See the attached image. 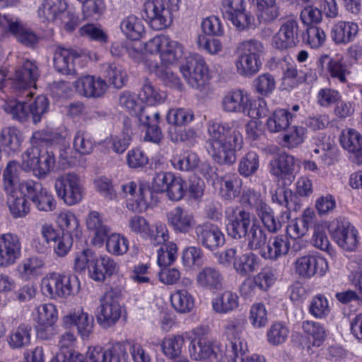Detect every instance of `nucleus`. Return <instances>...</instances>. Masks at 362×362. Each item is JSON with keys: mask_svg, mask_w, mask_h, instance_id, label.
I'll use <instances>...</instances> for the list:
<instances>
[{"mask_svg": "<svg viewBox=\"0 0 362 362\" xmlns=\"http://www.w3.org/2000/svg\"><path fill=\"white\" fill-rule=\"evenodd\" d=\"M180 70L187 83L193 88L202 90L209 81L208 66L204 58L199 54L189 56Z\"/></svg>", "mask_w": 362, "mask_h": 362, "instance_id": "423d86ee", "label": "nucleus"}, {"mask_svg": "<svg viewBox=\"0 0 362 362\" xmlns=\"http://www.w3.org/2000/svg\"><path fill=\"white\" fill-rule=\"evenodd\" d=\"M242 180L235 175H224L220 178V194L225 199L231 200L238 197Z\"/></svg>", "mask_w": 362, "mask_h": 362, "instance_id": "79ce46f5", "label": "nucleus"}, {"mask_svg": "<svg viewBox=\"0 0 362 362\" xmlns=\"http://www.w3.org/2000/svg\"><path fill=\"white\" fill-rule=\"evenodd\" d=\"M194 119V115L192 110L189 109L177 107L171 108L168 111L166 115L167 122L170 125L169 133L171 139L174 141H184L189 136L194 137L196 132L192 129L186 133L175 132L177 127H182L187 125Z\"/></svg>", "mask_w": 362, "mask_h": 362, "instance_id": "9b49d317", "label": "nucleus"}, {"mask_svg": "<svg viewBox=\"0 0 362 362\" xmlns=\"http://www.w3.org/2000/svg\"><path fill=\"white\" fill-rule=\"evenodd\" d=\"M171 162L173 167L177 170L192 171L198 168L200 158L197 153L187 151L182 156L174 157Z\"/></svg>", "mask_w": 362, "mask_h": 362, "instance_id": "864d4df0", "label": "nucleus"}, {"mask_svg": "<svg viewBox=\"0 0 362 362\" xmlns=\"http://www.w3.org/2000/svg\"><path fill=\"white\" fill-rule=\"evenodd\" d=\"M26 97H30L28 100L29 113L35 124L41 121L42 117L48 112L49 102L47 96L40 95L33 98V93L30 91H25Z\"/></svg>", "mask_w": 362, "mask_h": 362, "instance_id": "2f4dec72", "label": "nucleus"}, {"mask_svg": "<svg viewBox=\"0 0 362 362\" xmlns=\"http://www.w3.org/2000/svg\"><path fill=\"white\" fill-rule=\"evenodd\" d=\"M255 222L249 212L243 209L235 210L227 225L228 233L235 239L243 238Z\"/></svg>", "mask_w": 362, "mask_h": 362, "instance_id": "aec40b11", "label": "nucleus"}, {"mask_svg": "<svg viewBox=\"0 0 362 362\" xmlns=\"http://www.w3.org/2000/svg\"><path fill=\"white\" fill-rule=\"evenodd\" d=\"M77 92L87 98H98L104 95L107 86L105 81L100 78L86 76L78 78L75 85Z\"/></svg>", "mask_w": 362, "mask_h": 362, "instance_id": "b1692460", "label": "nucleus"}, {"mask_svg": "<svg viewBox=\"0 0 362 362\" xmlns=\"http://www.w3.org/2000/svg\"><path fill=\"white\" fill-rule=\"evenodd\" d=\"M40 75V71L37 62L26 59L15 71L13 87L19 91L21 90L28 91V88L35 87Z\"/></svg>", "mask_w": 362, "mask_h": 362, "instance_id": "2eb2a0df", "label": "nucleus"}, {"mask_svg": "<svg viewBox=\"0 0 362 362\" xmlns=\"http://www.w3.org/2000/svg\"><path fill=\"white\" fill-rule=\"evenodd\" d=\"M86 223L88 230L93 235V243L95 245H101L110 232V228L106 224L102 215L96 211H90Z\"/></svg>", "mask_w": 362, "mask_h": 362, "instance_id": "a878e982", "label": "nucleus"}, {"mask_svg": "<svg viewBox=\"0 0 362 362\" xmlns=\"http://www.w3.org/2000/svg\"><path fill=\"white\" fill-rule=\"evenodd\" d=\"M76 283L74 276L52 273L42 279L41 289L50 298H64L72 294Z\"/></svg>", "mask_w": 362, "mask_h": 362, "instance_id": "1a4fd4ad", "label": "nucleus"}, {"mask_svg": "<svg viewBox=\"0 0 362 362\" xmlns=\"http://www.w3.org/2000/svg\"><path fill=\"white\" fill-rule=\"evenodd\" d=\"M339 141L344 149L350 153V159L352 162L362 164V136L354 129H345L342 130Z\"/></svg>", "mask_w": 362, "mask_h": 362, "instance_id": "6ab92c4d", "label": "nucleus"}, {"mask_svg": "<svg viewBox=\"0 0 362 362\" xmlns=\"http://www.w3.org/2000/svg\"><path fill=\"white\" fill-rule=\"evenodd\" d=\"M117 271L118 266L113 259L108 257H103L100 259L95 258L88 273L92 279L96 281H103L106 275L111 276Z\"/></svg>", "mask_w": 362, "mask_h": 362, "instance_id": "bb28decb", "label": "nucleus"}, {"mask_svg": "<svg viewBox=\"0 0 362 362\" xmlns=\"http://www.w3.org/2000/svg\"><path fill=\"white\" fill-rule=\"evenodd\" d=\"M259 259L252 252L238 255L233 262V268L241 276L250 275L258 269Z\"/></svg>", "mask_w": 362, "mask_h": 362, "instance_id": "c9c22d12", "label": "nucleus"}, {"mask_svg": "<svg viewBox=\"0 0 362 362\" xmlns=\"http://www.w3.org/2000/svg\"><path fill=\"white\" fill-rule=\"evenodd\" d=\"M302 328L305 333L313 337V346L319 347L322 345L325 339V330L320 323L310 320L304 321Z\"/></svg>", "mask_w": 362, "mask_h": 362, "instance_id": "bf43d9fd", "label": "nucleus"}, {"mask_svg": "<svg viewBox=\"0 0 362 362\" xmlns=\"http://www.w3.org/2000/svg\"><path fill=\"white\" fill-rule=\"evenodd\" d=\"M22 159L25 170H32L38 178L45 177L55 165V157L52 151L36 146H32L24 152Z\"/></svg>", "mask_w": 362, "mask_h": 362, "instance_id": "39448f33", "label": "nucleus"}, {"mask_svg": "<svg viewBox=\"0 0 362 362\" xmlns=\"http://www.w3.org/2000/svg\"><path fill=\"white\" fill-rule=\"evenodd\" d=\"M184 344V335L177 334L163 339L161 343V347L163 354L167 357L173 359L181 355L182 348Z\"/></svg>", "mask_w": 362, "mask_h": 362, "instance_id": "09e8293b", "label": "nucleus"}, {"mask_svg": "<svg viewBox=\"0 0 362 362\" xmlns=\"http://www.w3.org/2000/svg\"><path fill=\"white\" fill-rule=\"evenodd\" d=\"M173 307L180 313L190 312L194 305L193 296L186 290H178L171 295Z\"/></svg>", "mask_w": 362, "mask_h": 362, "instance_id": "de8ad7c7", "label": "nucleus"}, {"mask_svg": "<svg viewBox=\"0 0 362 362\" xmlns=\"http://www.w3.org/2000/svg\"><path fill=\"white\" fill-rule=\"evenodd\" d=\"M57 196L69 206L79 203L83 197V187L79 176L69 173L58 177L54 182Z\"/></svg>", "mask_w": 362, "mask_h": 362, "instance_id": "0eeeda50", "label": "nucleus"}, {"mask_svg": "<svg viewBox=\"0 0 362 362\" xmlns=\"http://www.w3.org/2000/svg\"><path fill=\"white\" fill-rule=\"evenodd\" d=\"M250 321L256 328L264 327L268 322L267 311L262 303L254 304L250 312Z\"/></svg>", "mask_w": 362, "mask_h": 362, "instance_id": "774afa93", "label": "nucleus"}, {"mask_svg": "<svg viewBox=\"0 0 362 362\" xmlns=\"http://www.w3.org/2000/svg\"><path fill=\"white\" fill-rule=\"evenodd\" d=\"M31 331L30 325H20L11 332L8 340L9 346L13 349L28 346L30 344Z\"/></svg>", "mask_w": 362, "mask_h": 362, "instance_id": "37998d69", "label": "nucleus"}, {"mask_svg": "<svg viewBox=\"0 0 362 362\" xmlns=\"http://www.w3.org/2000/svg\"><path fill=\"white\" fill-rule=\"evenodd\" d=\"M167 221L176 233H189L196 226L194 214L180 206L174 208L167 214Z\"/></svg>", "mask_w": 362, "mask_h": 362, "instance_id": "f3484780", "label": "nucleus"}, {"mask_svg": "<svg viewBox=\"0 0 362 362\" xmlns=\"http://www.w3.org/2000/svg\"><path fill=\"white\" fill-rule=\"evenodd\" d=\"M120 28L124 35L132 40H138L144 31L141 21L134 16L124 18L120 24Z\"/></svg>", "mask_w": 362, "mask_h": 362, "instance_id": "3c124183", "label": "nucleus"}, {"mask_svg": "<svg viewBox=\"0 0 362 362\" xmlns=\"http://www.w3.org/2000/svg\"><path fill=\"white\" fill-rule=\"evenodd\" d=\"M122 315V308L119 303V295L114 290H110L100 299L97 308L96 320L103 328H109L119 320Z\"/></svg>", "mask_w": 362, "mask_h": 362, "instance_id": "6e6552de", "label": "nucleus"}, {"mask_svg": "<svg viewBox=\"0 0 362 362\" xmlns=\"http://www.w3.org/2000/svg\"><path fill=\"white\" fill-rule=\"evenodd\" d=\"M146 0L141 10L142 18L155 30H161L169 27L173 21L172 12L179 9L178 0Z\"/></svg>", "mask_w": 362, "mask_h": 362, "instance_id": "f03ea898", "label": "nucleus"}, {"mask_svg": "<svg viewBox=\"0 0 362 362\" xmlns=\"http://www.w3.org/2000/svg\"><path fill=\"white\" fill-rule=\"evenodd\" d=\"M81 54L73 49L57 47L54 54V66L56 71L63 74H76L74 61Z\"/></svg>", "mask_w": 362, "mask_h": 362, "instance_id": "5701e85b", "label": "nucleus"}, {"mask_svg": "<svg viewBox=\"0 0 362 362\" xmlns=\"http://www.w3.org/2000/svg\"><path fill=\"white\" fill-rule=\"evenodd\" d=\"M28 110V100H11L4 105V110L11 115L13 119L21 122L27 121L30 117Z\"/></svg>", "mask_w": 362, "mask_h": 362, "instance_id": "603ef678", "label": "nucleus"}, {"mask_svg": "<svg viewBox=\"0 0 362 362\" xmlns=\"http://www.w3.org/2000/svg\"><path fill=\"white\" fill-rule=\"evenodd\" d=\"M320 63L327 61V71L332 78H337L340 82H346V74L347 73L346 66L339 60L330 59L325 55L320 58Z\"/></svg>", "mask_w": 362, "mask_h": 362, "instance_id": "680f3d73", "label": "nucleus"}, {"mask_svg": "<svg viewBox=\"0 0 362 362\" xmlns=\"http://www.w3.org/2000/svg\"><path fill=\"white\" fill-rule=\"evenodd\" d=\"M257 214L269 232L276 233L281 228V222L275 218L273 210L268 204L263 206Z\"/></svg>", "mask_w": 362, "mask_h": 362, "instance_id": "0e129e2a", "label": "nucleus"}, {"mask_svg": "<svg viewBox=\"0 0 362 362\" xmlns=\"http://www.w3.org/2000/svg\"><path fill=\"white\" fill-rule=\"evenodd\" d=\"M7 205L13 218L25 217L30 212V206L25 194H7Z\"/></svg>", "mask_w": 362, "mask_h": 362, "instance_id": "a19ab883", "label": "nucleus"}, {"mask_svg": "<svg viewBox=\"0 0 362 362\" xmlns=\"http://www.w3.org/2000/svg\"><path fill=\"white\" fill-rule=\"evenodd\" d=\"M65 0H44L37 10L38 17L43 22H55L66 10Z\"/></svg>", "mask_w": 362, "mask_h": 362, "instance_id": "c85d7f7f", "label": "nucleus"}, {"mask_svg": "<svg viewBox=\"0 0 362 362\" xmlns=\"http://www.w3.org/2000/svg\"><path fill=\"white\" fill-rule=\"evenodd\" d=\"M288 327L282 322L273 323L267 332V339L269 344L279 346L284 344L289 334Z\"/></svg>", "mask_w": 362, "mask_h": 362, "instance_id": "8fccbe9b", "label": "nucleus"}, {"mask_svg": "<svg viewBox=\"0 0 362 362\" xmlns=\"http://www.w3.org/2000/svg\"><path fill=\"white\" fill-rule=\"evenodd\" d=\"M20 190L21 194L32 201L39 211L49 212L56 207L53 196L40 182L31 180L23 181L20 185Z\"/></svg>", "mask_w": 362, "mask_h": 362, "instance_id": "9d476101", "label": "nucleus"}, {"mask_svg": "<svg viewBox=\"0 0 362 362\" xmlns=\"http://www.w3.org/2000/svg\"><path fill=\"white\" fill-rule=\"evenodd\" d=\"M208 327L199 326L192 330L194 338L190 341L189 353L195 361L214 358L219 361L223 357L221 344L208 337Z\"/></svg>", "mask_w": 362, "mask_h": 362, "instance_id": "20e7f679", "label": "nucleus"}, {"mask_svg": "<svg viewBox=\"0 0 362 362\" xmlns=\"http://www.w3.org/2000/svg\"><path fill=\"white\" fill-rule=\"evenodd\" d=\"M259 165L258 154L255 151H249L240 159L238 172L241 175L248 177L256 173Z\"/></svg>", "mask_w": 362, "mask_h": 362, "instance_id": "5fc2aeb1", "label": "nucleus"}, {"mask_svg": "<svg viewBox=\"0 0 362 362\" xmlns=\"http://www.w3.org/2000/svg\"><path fill=\"white\" fill-rule=\"evenodd\" d=\"M44 261L37 257H31L25 259L18 267L21 278L28 279L31 276H37L44 267Z\"/></svg>", "mask_w": 362, "mask_h": 362, "instance_id": "6e6d98bb", "label": "nucleus"}, {"mask_svg": "<svg viewBox=\"0 0 362 362\" xmlns=\"http://www.w3.org/2000/svg\"><path fill=\"white\" fill-rule=\"evenodd\" d=\"M295 161L293 156L281 153L270 161V173L276 177L291 174L294 170Z\"/></svg>", "mask_w": 362, "mask_h": 362, "instance_id": "e433bc0d", "label": "nucleus"}, {"mask_svg": "<svg viewBox=\"0 0 362 362\" xmlns=\"http://www.w3.org/2000/svg\"><path fill=\"white\" fill-rule=\"evenodd\" d=\"M63 321L67 326H76L82 339L88 338L93 332V317L84 312L82 308L71 310L64 317Z\"/></svg>", "mask_w": 362, "mask_h": 362, "instance_id": "a211bd4d", "label": "nucleus"}, {"mask_svg": "<svg viewBox=\"0 0 362 362\" xmlns=\"http://www.w3.org/2000/svg\"><path fill=\"white\" fill-rule=\"evenodd\" d=\"M358 33L357 23L349 21H339L332 28L331 37L338 45L348 44L355 39Z\"/></svg>", "mask_w": 362, "mask_h": 362, "instance_id": "cd10ccee", "label": "nucleus"}, {"mask_svg": "<svg viewBox=\"0 0 362 362\" xmlns=\"http://www.w3.org/2000/svg\"><path fill=\"white\" fill-rule=\"evenodd\" d=\"M251 105L249 95L240 89L226 93L221 100L222 110L227 113H246Z\"/></svg>", "mask_w": 362, "mask_h": 362, "instance_id": "412c9836", "label": "nucleus"}, {"mask_svg": "<svg viewBox=\"0 0 362 362\" xmlns=\"http://www.w3.org/2000/svg\"><path fill=\"white\" fill-rule=\"evenodd\" d=\"M245 351L243 342L233 343L226 350L224 357L227 362H266L265 358L259 354L245 356Z\"/></svg>", "mask_w": 362, "mask_h": 362, "instance_id": "72a5a7b5", "label": "nucleus"}, {"mask_svg": "<svg viewBox=\"0 0 362 362\" xmlns=\"http://www.w3.org/2000/svg\"><path fill=\"white\" fill-rule=\"evenodd\" d=\"M194 233L197 240L211 251L216 250L225 243L224 235L218 227L209 222L197 225Z\"/></svg>", "mask_w": 362, "mask_h": 362, "instance_id": "dca6fc26", "label": "nucleus"}, {"mask_svg": "<svg viewBox=\"0 0 362 362\" xmlns=\"http://www.w3.org/2000/svg\"><path fill=\"white\" fill-rule=\"evenodd\" d=\"M247 234L243 238L247 242V247L251 250L260 249L267 243V235L262 226L256 221L248 229Z\"/></svg>", "mask_w": 362, "mask_h": 362, "instance_id": "49530a36", "label": "nucleus"}, {"mask_svg": "<svg viewBox=\"0 0 362 362\" xmlns=\"http://www.w3.org/2000/svg\"><path fill=\"white\" fill-rule=\"evenodd\" d=\"M8 31L16 38L22 45L33 47L37 42L38 37L31 30L25 28L18 21H7Z\"/></svg>", "mask_w": 362, "mask_h": 362, "instance_id": "7c9ffc66", "label": "nucleus"}, {"mask_svg": "<svg viewBox=\"0 0 362 362\" xmlns=\"http://www.w3.org/2000/svg\"><path fill=\"white\" fill-rule=\"evenodd\" d=\"M207 133L205 148L211 159L220 165L234 164L236 153L243 145V138L238 127L228 122H210Z\"/></svg>", "mask_w": 362, "mask_h": 362, "instance_id": "f257e3e1", "label": "nucleus"}, {"mask_svg": "<svg viewBox=\"0 0 362 362\" xmlns=\"http://www.w3.org/2000/svg\"><path fill=\"white\" fill-rule=\"evenodd\" d=\"M291 240L286 235H278L269 238L261 252V256L270 260H277L289 252Z\"/></svg>", "mask_w": 362, "mask_h": 362, "instance_id": "393cba45", "label": "nucleus"}, {"mask_svg": "<svg viewBox=\"0 0 362 362\" xmlns=\"http://www.w3.org/2000/svg\"><path fill=\"white\" fill-rule=\"evenodd\" d=\"M21 255V242L19 237L7 233L0 235V267L14 264Z\"/></svg>", "mask_w": 362, "mask_h": 362, "instance_id": "4468645a", "label": "nucleus"}, {"mask_svg": "<svg viewBox=\"0 0 362 362\" xmlns=\"http://www.w3.org/2000/svg\"><path fill=\"white\" fill-rule=\"evenodd\" d=\"M57 223L59 227L66 233L72 236V234L78 235V221L76 216L71 212H62L57 218Z\"/></svg>", "mask_w": 362, "mask_h": 362, "instance_id": "e2e57ef3", "label": "nucleus"}, {"mask_svg": "<svg viewBox=\"0 0 362 362\" xmlns=\"http://www.w3.org/2000/svg\"><path fill=\"white\" fill-rule=\"evenodd\" d=\"M292 119L291 114L286 109L275 110L267 119V128L272 133H277L286 130Z\"/></svg>", "mask_w": 362, "mask_h": 362, "instance_id": "ea45409f", "label": "nucleus"}, {"mask_svg": "<svg viewBox=\"0 0 362 362\" xmlns=\"http://www.w3.org/2000/svg\"><path fill=\"white\" fill-rule=\"evenodd\" d=\"M253 86L258 93L267 96L275 89L276 81L272 74L265 73L259 75L254 80Z\"/></svg>", "mask_w": 362, "mask_h": 362, "instance_id": "052dcab7", "label": "nucleus"}, {"mask_svg": "<svg viewBox=\"0 0 362 362\" xmlns=\"http://www.w3.org/2000/svg\"><path fill=\"white\" fill-rule=\"evenodd\" d=\"M294 269L299 276L310 279L315 275H325L328 270V264L327 260L322 257L308 255L296 259Z\"/></svg>", "mask_w": 362, "mask_h": 362, "instance_id": "f8f14e48", "label": "nucleus"}, {"mask_svg": "<svg viewBox=\"0 0 362 362\" xmlns=\"http://www.w3.org/2000/svg\"><path fill=\"white\" fill-rule=\"evenodd\" d=\"M245 317H234L227 321L224 326V333L231 341L226 346V350L233 343L243 342L240 340V336L245 329Z\"/></svg>", "mask_w": 362, "mask_h": 362, "instance_id": "a18cd8bd", "label": "nucleus"}, {"mask_svg": "<svg viewBox=\"0 0 362 362\" xmlns=\"http://www.w3.org/2000/svg\"><path fill=\"white\" fill-rule=\"evenodd\" d=\"M106 248L112 255H122L128 250L129 241L118 233H112L107 238Z\"/></svg>", "mask_w": 362, "mask_h": 362, "instance_id": "13d9d810", "label": "nucleus"}, {"mask_svg": "<svg viewBox=\"0 0 362 362\" xmlns=\"http://www.w3.org/2000/svg\"><path fill=\"white\" fill-rule=\"evenodd\" d=\"M95 258V253L90 249H85L76 253L74 258V269L79 274H83L89 269V267Z\"/></svg>", "mask_w": 362, "mask_h": 362, "instance_id": "69168bd1", "label": "nucleus"}, {"mask_svg": "<svg viewBox=\"0 0 362 362\" xmlns=\"http://www.w3.org/2000/svg\"><path fill=\"white\" fill-rule=\"evenodd\" d=\"M183 47L178 42L171 40L166 37L165 43L163 44L160 58L164 66H168L175 63L182 57Z\"/></svg>", "mask_w": 362, "mask_h": 362, "instance_id": "58836bf2", "label": "nucleus"}, {"mask_svg": "<svg viewBox=\"0 0 362 362\" xmlns=\"http://www.w3.org/2000/svg\"><path fill=\"white\" fill-rule=\"evenodd\" d=\"M299 26L293 18L285 20L272 38L273 46L280 50L293 48L299 42Z\"/></svg>", "mask_w": 362, "mask_h": 362, "instance_id": "ddd939ff", "label": "nucleus"}, {"mask_svg": "<svg viewBox=\"0 0 362 362\" xmlns=\"http://www.w3.org/2000/svg\"><path fill=\"white\" fill-rule=\"evenodd\" d=\"M95 143L92 138L85 131L78 130L74 139V148L80 155L90 154L94 149Z\"/></svg>", "mask_w": 362, "mask_h": 362, "instance_id": "4d7b16f0", "label": "nucleus"}, {"mask_svg": "<svg viewBox=\"0 0 362 362\" xmlns=\"http://www.w3.org/2000/svg\"><path fill=\"white\" fill-rule=\"evenodd\" d=\"M332 237L338 245L345 250L353 251L358 245V232L348 222L338 223Z\"/></svg>", "mask_w": 362, "mask_h": 362, "instance_id": "4be33fe9", "label": "nucleus"}, {"mask_svg": "<svg viewBox=\"0 0 362 362\" xmlns=\"http://www.w3.org/2000/svg\"><path fill=\"white\" fill-rule=\"evenodd\" d=\"M213 310L218 314H226L238 307V296L230 291H225L212 299Z\"/></svg>", "mask_w": 362, "mask_h": 362, "instance_id": "473e14b6", "label": "nucleus"}, {"mask_svg": "<svg viewBox=\"0 0 362 362\" xmlns=\"http://www.w3.org/2000/svg\"><path fill=\"white\" fill-rule=\"evenodd\" d=\"M138 97L143 103L154 106L163 103L165 100L167 95L165 92L157 89L151 81L146 79Z\"/></svg>", "mask_w": 362, "mask_h": 362, "instance_id": "4c0bfd02", "label": "nucleus"}, {"mask_svg": "<svg viewBox=\"0 0 362 362\" xmlns=\"http://www.w3.org/2000/svg\"><path fill=\"white\" fill-rule=\"evenodd\" d=\"M177 252L176 244L170 242L163 245L158 250V264L160 267H167L175 259Z\"/></svg>", "mask_w": 362, "mask_h": 362, "instance_id": "338daca9", "label": "nucleus"}, {"mask_svg": "<svg viewBox=\"0 0 362 362\" xmlns=\"http://www.w3.org/2000/svg\"><path fill=\"white\" fill-rule=\"evenodd\" d=\"M23 141L22 134L16 127H6L0 134V143L10 151L16 152L20 149Z\"/></svg>", "mask_w": 362, "mask_h": 362, "instance_id": "c03bdc74", "label": "nucleus"}, {"mask_svg": "<svg viewBox=\"0 0 362 362\" xmlns=\"http://www.w3.org/2000/svg\"><path fill=\"white\" fill-rule=\"evenodd\" d=\"M20 167L15 160L9 161L3 171V189L6 194L16 193V189L20 188L19 181Z\"/></svg>", "mask_w": 362, "mask_h": 362, "instance_id": "f704fd0d", "label": "nucleus"}, {"mask_svg": "<svg viewBox=\"0 0 362 362\" xmlns=\"http://www.w3.org/2000/svg\"><path fill=\"white\" fill-rule=\"evenodd\" d=\"M263 51L262 43L257 40L240 42L237 47L238 57L235 62L238 74L250 77L257 73L262 65L259 57Z\"/></svg>", "mask_w": 362, "mask_h": 362, "instance_id": "7ed1b4c3", "label": "nucleus"}, {"mask_svg": "<svg viewBox=\"0 0 362 362\" xmlns=\"http://www.w3.org/2000/svg\"><path fill=\"white\" fill-rule=\"evenodd\" d=\"M196 281L199 287L214 291L221 288L223 276L217 269L205 267L197 274Z\"/></svg>", "mask_w": 362, "mask_h": 362, "instance_id": "c756f323", "label": "nucleus"}]
</instances>
